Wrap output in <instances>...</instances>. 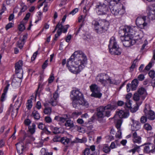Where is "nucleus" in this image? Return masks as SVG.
Returning <instances> with one entry per match:
<instances>
[{"label":"nucleus","instance_id":"nucleus-4","mask_svg":"<svg viewBox=\"0 0 155 155\" xmlns=\"http://www.w3.org/2000/svg\"><path fill=\"white\" fill-rule=\"evenodd\" d=\"M71 94L74 96L72 98V105L74 107L76 108L80 105L86 108L89 107V104L84 99L83 94L78 90H73L71 92Z\"/></svg>","mask_w":155,"mask_h":155},{"label":"nucleus","instance_id":"nucleus-45","mask_svg":"<svg viewBox=\"0 0 155 155\" xmlns=\"http://www.w3.org/2000/svg\"><path fill=\"white\" fill-rule=\"evenodd\" d=\"M69 27V25H67L64 26H63L62 25V32L64 33H65L67 31V29Z\"/></svg>","mask_w":155,"mask_h":155},{"label":"nucleus","instance_id":"nucleus-53","mask_svg":"<svg viewBox=\"0 0 155 155\" xmlns=\"http://www.w3.org/2000/svg\"><path fill=\"white\" fill-rule=\"evenodd\" d=\"M25 29V27L24 25L22 24H20L18 27L19 30L20 31H23Z\"/></svg>","mask_w":155,"mask_h":155},{"label":"nucleus","instance_id":"nucleus-16","mask_svg":"<svg viewBox=\"0 0 155 155\" xmlns=\"http://www.w3.org/2000/svg\"><path fill=\"white\" fill-rule=\"evenodd\" d=\"M129 115V113L128 112H124L120 110L117 112L115 115V117H118L120 119L123 118H126Z\"/></svg>","mask_w":155,"mask_h":155},{"label":"nucleus","instance_id":"nucleus-8","mask_svg":"<svg viewBox=\"0 0 155 155\" xmlns=\"http://www.w3.org/2000/svg\"><path fill=\"white\" fill-rule=\"evenodd\" d=\"M108 47L109 51L112 54L119 55L121 54V50L119 48L114 37L110 38Z\"/></svg>","mask_w":155,"mask_h":155},{"label":"nucleus","instance_id":"nucleus-37","mask_svg":"<svg viewBox=\"0 0 155 155\" xmlns=\"http://www.w3.org/2000/svg\"><path fill=\"white\" fill-rule=\"evenodd\" d=\"M62 25L61 24H60V23H58L56 26L54 30L52 31V33H54L57 28H58V30H59L62 31Z\"/></svg>","mask_w":155,"mask_h":155},{"label":"nucleus","instance_id":"nucleus-17","mask_svg":"<svg viewBox=\"0 0 155 155\" xmlns=\"http://www.w3.org/2000/svg\"><path fill=\"white\" fill-rule=\"evenodd\" d=\"M132 137V140L134 143L140 144L141 143V138L140 136L138 135L136 132L133 133Z\"/></svg>","mask_w":155,"mask_h":155},{"label":"nucleus","instance_id":"nucleus-34","mask_svg":"<svg viewBox=\"0 0 155 155\" xmlns=\"http://www.w3.org/2000/svg\"><path fill=\"white\" fill-rule=\"evenodd\" d=\"M103 150L107 153H108L110 152V149L107 144H105L104 146Z\"/></svg>","mask_w":155,"mask_h":155},{"label":"nucleus","instance_id":"nucleus-59","mask_svg":"<svg viewBox=\"0 0 155 155\" xmlns=\"http://www.w3.org/2000/svg\"><path fill=\"white\" fill-rule=\"evenodd\" d=\"M144 79V75L142 74H140L138 77V79L140 81H142Z\"/></svg>","mask_w":155,"mask_h":155},{"label":"nucleus","instance_id":"nucleus-56","mask_svg":"<svg viewBox=\"0 0 155 155\" xmlns=\"http://www.w3.org/2000/svg\"><path fill=\"white\" fill-rule=\"evenodd\" d=\"M131 103L129 100H127L125 103V106L129 108L131 107Z\"/></svg>","mask_w":155,"mask_h":155},{"label":"nucleus","instance_id":"nucleus-31","mask_svg":"<svg viewBox=\"0 0 155 155\" xmlns=\"http://www.w3.org/2000/svg\"><path fill=\"white\" fill-rule=\"evenodd\" d=\"M38 128L41 130H46L49 133V134H50L51 133V132L48 131L46 127H45V125H44L42 123H39L38 125Z\"/></svg>","mask_w":155,"mask_h":155},{"label":"nucleus","instance_id":"nucleus-39","mask_svg":"<svg viewBox=\"0 0 155 155\" xmlns=\"http://www.w3.org/2000/svg\"><path fill=\"white\" fill-rule=\"evenodd\" d=\"M140 96L141 95H140L138 93H135L134 94L133 97L135 101H137L139 100Z\"/></svg>","mask_w":155,"mask_h":155},{"label":"nucleus","instance_id":"nucleus-40","mask_svg":"<svg viewBox=\"0 0 155 155\" xmlns=\"http://www.w3.org/2000/svg\"><path fill=\"white\" fill-rule=\"evenodd\" d=\"M152 67V63L150 62L149 64L145 67L144 70L143 71V73H146V71L149 70Z\"/></svg>","mask_w":155,"mask_h":155},{"label":"nucleus","instance_id":"nucleus-22","mask_svg":"<svg viewBox=\"0 0 155 155\" xmlns=\"http://www.w3.org/2000/svg\"><path fill=\"white\" fill-rule=\"evenodd\" d=\"M121 41L123 42V45L126 47H129L131 45H133L135 43V41L134 40L125 41L123 40V39H121Z\"/></svg>","mask_w":155,"mask_h":155},{"label":"nucleus","instance_id":"nucleus-41","mask_svg":"<svg viewBox=\"0 0 155 155\" xmlns=\"http://www.w3.org/2000/svg\"><path fill=\"white\" fill-rule=\"evenodd\" d=\"M49 103L53 106H55L57 104L58 102L57 100H53L52 98L49 101Z\"/></svg>","mask_w":155,"mask_h":155},{"label":"nucleus","instance_id":"nucleus-18","mask_svg":"<svg viewBox=\"0 0 155 155\" xmlns=\"http://www.w3.org/2000/svg\"><path fill=\"white\" fill-rule=\"evenodd\" d=\"M133 124L131 125V129L133 131H137L140 128V124L139 121L132 119Z\"/></svg>","mask_w":155,"mask_h":155},{"label":"nucleus","instance_id":"nucleus-44","mask_svg":"<svg viewBox=\"0 0 155 155\" xmlns=\"http://www.w3.org/2000/svg\"><path fill=\"white\" fill-rule=\"evenodd\" d=\"M121 124L122 121L121 119H119L117 120L116 126L118 130L120 128Z\"/></svg>","mask_w":155,"mask_h":155},{"label":"nucleus","instance_id":"nucleus-5","mask_svg":"<svg viewBox=\"0 0 155 155\" xmlns=\"http://www.w3.org/2000/svg\"><path fill=\"white\" fill-rule=\"evenodd\" d=\"M92 25L94 31L97 33L100 34L107 31L109 23L104 20H99L98 21L94 20L92 21Z\"/></svg>","mask_w":155,"mask_h":155},{"label":"nucleus","instance_id":"nucleus-25","mask_svg":"<svg viewBox=\"0 0 155 155\" xmlns=\"http://www.w3.org/2000/svg\"><path fill=\"white\" fill-rule=\"evenodd\" d=\"M9 85V84H8L4 89V92L2 93L1 98V101L2 102L4 101L5 100V95L8 89Z\"/></svg>","mask_w":155,"mask_h":155},{"label":"nucleus","instance_id":"nucleus-63","mask_svg":"<svg viewBox=\"0 0 155 155\" xmlns=\"http://www.w3.org/2000/svg\"><path fill=\"white\" fill-rule=\"evenodd\" d=\"M127 91V92H129L130 91V89H131V84H128L126 86Z\"/></svg>","mask_w":155,"mask_h":155},{"label":"nucleus","instance_id":"nucleus-49","mask_svg":"<svg viewBox=\"0 0 155 155\" xmlns=\"http://www.w3.org/2000/svg\"><path fill=\"white\" fill-rule=\"evenodd\" d=\"M21 12H23L27 9V6L25 5L23 3H22L21 4Z\"/></svg>","mask_w":155,"mask_h":155},{"label":"nucleus","instance_id":"nucleus-23","mask_svg":"<svg viewBox=\"0 0 155 155\" xmlns=\"http://www.w3.org/2000/svg\"><path fill=\"white\" fill-rule=\"evenodd\" d=\"M138 83L139 81L137 79H135L132 81L131 84V90L134 91L136 89Z\"/></svg>","mask_w":155,"mask_h":155},{"label":"nucleus","instance_id":"nucleus-36","mask_svg":"<svg viewBox=\"0 0 155 155\" xmlns=\"http://www.w3.org/2000/svg\"><path fill=\"white\" fill-rule=\"evenodd\" d=\"M44 112L45 114H50L51 112V108L49 107H45L44 110Z\"/></svg>","mask_w":155,"mask_h":155},{"label":"nucleus","instance_id":"nucleus-27","mask_svg":"<svg viewBox=\"0 0 155 155\" xmlns=\"http://www.w3.org/2000/svg\"><path fill=\"white\" fill-rule=\"evenodd\" d=\"M70 139L66 137L61 138V142L65 145H67L70 142Z\"/></svg>","mask_w":155,"mask_h":155},{"label":"nucleus","instance_id":"nucleus-11","mask_svg":"<svg viewBox=\"0 0 155 155\" xmlns=\"http://www.w3.org/2000/svg\"><path fill=\"white\" fill-rule=\"evenodd\" d=\"M136 28L134 27H130L128 26H125L123 29H121L120 32L124 33L125 35H130L133 37V36L135 34V28Z\"/></svg>","mask_w":155,"mask_h":155},{"label":"nucleus","instance_id":"nucleus-51","mask_svg":"<svg viewBox=\"0 0 155 155\" xmlns=\"http://www.w3.org/2000/svg\"><path fill=\"white\" fill-rule=\"evenodd\" d=\"M76 139L78 142L81 143H84L87 141V139L85 138H83L82 139L76 138Z\"/></svg>","mask_w":155,"mask_h":155},{"label":"nucleus","instance_id":"nucleus-13","mask_svg":"<svg viewBox=\"0 0 155 155\" xmlns=\"http://www.w3.org/2000/svg\"><path fill=\"white\" fill-rule=\"evenodd\" d=\"M144 112L145 115L149 119L153 120L155 119L154 113L150 110L148 105H145Z\"/></svg>","mask_w":155,"mask_h":155},{"label":"nucleus","instance_id":"nucleus-12","mask_svg":"<svg viewBox=\"0 0 155 155\" xmlns=\"http://www.w3.org/2000/svg\"><path fill=\"white\" fill-rule=\"evenodd\" d=\"M111 13L114 16H119L123 14L125 12V9L124 6L122 8H119L117 6H113L110 9Z\"/></svg>","mask_w":155,"mask_h":155},{"label":"nucleus","instance_id":"nucleus-46","mask_svg":"<svg viewBox=\"0 0 155 155\" xmlns=\"http://www.w3.org/2000/svg\"><path fill=\"white\" fill-rule=\"evenodd\" d=\"M90 153L89 148H86L83 152L82 155H88Z\"/></svg>","mask_w":155,"mask_h":155},{"label":"nucleus","instance_id":"nucleus-28","mask_svg":"<svg viewBox=\"0 0 155 155\" xmlns=\"http://www.w3.org/2000/svg\"><path fill=\"white\" fill-rule=\"evenodd\" d=\"M138 92L140 95H143L142 96V97L143 99H144V95H145L146 94V91L145 89L143 87H141L139 89Z\"/></svg>","mask_w":155,"mask_h":155},{"label":"nucleus","instance_id":"nucleus-1","mask_svg":"<svg viewBox=\"0 0 155 155\" xmlns=\"http://www.w3.org/2000/svg\"><path fill=\"white\" fill-rule=\"evenodd\" d=\"M87 62L86 55L82 51H75L68 60L67 67L71 72L77 74L84 68Z\"/></svg>","mask_w":155,"mask_h":155},{"label":"nucleus","instance_id":"nucleus-33","mask_svg":"<svg viewBox=\"0 0 155 155\" xmlns=\"http://www.w3.org/2000/svg\"><path fill=\"white\" fill-rule=\"evenodd\" d=\"M32 98L27 101L26 103V107L28 110H30L32 106V102L31 100Z\"/></svg>","mask_w":155,"mask_h":155},{"label":"nucleus","instance_id":"nucleus-47","mask_svg":"<svg viewBox=\"0 0 155 155\" xmlns=\"http://www.w3.org/2000/svg\"><path fill=\"white\" fill-rule=\"evenodd\" d=\"M53 141L54 142H61V138H60V136L58 135L55 136L53 139Z\"/></svg>","mask_w":155,"mask_h":155},{"label":"nucleus","instance_id":"nucleus-3","mask_svg":"<svg viewBox=\"0 0 155 155\" xmlns=\"http://www.w3.org/2000/svg\"><path fill=\"white\" fill-rule=\"evenodd\" d=\"M71 94L74 96L72 98V105L74 107L76 108L80 105L86 108L89 107V104L84 99L83 94L78 90H73L71 92Z\"/></svg>","mask_w":155,"mask_h":155},{"label":"nucleus","instance_id":"nucleus-20","mask_svg":"<svg viewBox=\"0 0 155 155\" xmlns=\"http://www.w3.org/2000/svg\"><path fill=\"white\" fill-rule=\"evenodd\" d=\"M11 112V116L12 118L16 117L17 114V112L14 110L12 104H11L9 107L7 111V114L9 115L10 112Z\"/></svg>","mask_w":155,"mask_h":155},{"label":"nucleus","instance_id":"nucleus-61","mask_svg":"<svg viewBox=\"0 0 155 155\" xmlns=\"http://www.w3.org/2000/svg\"><path fill=\"white\" fill-rule=\"evenodd\" d=\"M13 25V23H9L8 24H7L6 25V26L5 27L6 29L7 30H8L9 28L12 27V26Z\"/></svg>","mask_w":155,"mask_h":155},{"label":"nucleus","instance_id":"nucleus-54","mask_svg":"<svg viewBox=\"0 0 155 155\" xmlns=\"http://www.w3.org/2000/svg\"><path fill=\"white\" fill-rule=\"evenodd\" d=\"M54 79V77L53 74H51L48 79V81L49 83L52 82Z\"/></svg>","mask_w":155,"mask_h":155},{"label":"nucleus","instance_id":"nucleus-57","mask_svg":"<svg viewBox=\"0 0 155 155\" xmlns=\"http://www.w3.org/2000/svg\"><path fill=\"white\" fill-rule=\"evenodd\" d=\"M24 122L25 125L28 126L31 124V122L30 120L27 119L24 120Z\"/></svg>","mask_w":155,"mask_h":155},{"label":"nucleus","instance_id":"nucleus-7","mask_svg":"<svg viewBox=\"0 0 155 155\" xmlns=\"http://www.w3.org/2000/svg\"><path fill=\"white\" fill-rule=\"evenodd\" d=\"M96 80L97 82L100 83L104 86L107 85L108 84H116L115 81H112L108 75L104 73L98 74L96 78Z\"/></svg>","mask_w":155,"mask_h":155},{"label":"nucleus","instance_id":"nucleus-19","mask_svg":"<svg viewBox=\"0 0 155 155\" xmlns=\"http://www.w3.org/2000/svg\"><path fill=\"white\" fill-rule=\"evenodd\" d=\"M22 61L21 60L19 61L16 64L15 66V72L16 74L19 73L22 70Z\"/></svg>","mask_w":155,"mask_h":155},{"label":"nucleus","instance_id":"nucleus-42","mask_svg":"<svg viewBox=\"0 0 155 155\" xmlns=\"http://www.w3.org/2000/svg\"><path fill=\"white\" fill-rule=\"evenodd\" d=\"M144 128L147 130H150L152 129L151 126L148 123H146L144 125Z\"/></svg>","mask_w":155,"mask_h":155},{"label":"nucleus","instance_id":"nucleus-26","mask_svg":"<svg viewBox=\"0 0 155 155\" xmlns=\"http://www.w3.org/2000/svg\"><path fill=\"white\" fill-rule=\"evenodd\" d=\"M25 40V38L24 36L23 37V38L21 39H20L17 42L18 47L20 49H21L23 47V46L24 44V41Z\"/></svg>","mask_w":155,"mask_h":155},{"label":"nucleus","instance_id":"nucleus-24","mask_svg":"<svg viewBox=\"0 0 155 155\" xmlns=\"http://www.w3.org/2000/svg\"><path fill=\"white\" fill-rule=\"evenodd\" d=\"M155 72L153 70H150L148 73V74L149 76L152 78V80L151 81L152 85L153 87L155 86V78L153 79L154 78Z\"/></svg>","mask_w":155,"mask_h":155},{"label":"nucleus","instance_id":"nucleus-64","mask_svg":"<svg viewBox=\"0 0 155 155\" xmlns=\"http://www.w3.org/2000/svg\"><path fill=\"white\" fill-rule=\"evenodd\" d=\"M78 8H75L73 9L70 13V14H72L73 15H74L76 13L78 12Z\"/></svg>","mask_w":155,"mask_h":155},{"label":"nucleus","instance_id":"nucleus-2","mask_svg":"<svg viewBox=\"0 0 155 155\" xmlns=\"http://www.w3.org/2000/svg\"><path fill=\"white\" fill-rule=\"evenodd\" d=\"M116 108V106L108 104L105 106H101L97 108V119L100 123L103 122L104 117H109L111 115L112 110Z\"/></svg>","mask_w":155,"mask_h":155},{"label":"nucleus","instance_id":"nucleus-35","mask_svg":"<svg viewBox=\"0 0 155 155\" xmlns=\"http://www.w3.org/2000/svg\"><path fill=\"white\" fill-rule=\"evenodd\" d=\"M133 38V37L131 35H125L124 34V36L122 37L121 39H123V40L128 41L130 40H133L132 39Z\"/></svg>","mask_w":155,"mask_h":155},{"label":"nucleus","instance_id":"nucleus-6","mask_svg":"<svg viewBox=\"0 0 155 155\" xmlns=\"http://www.w3.org/2000/svg\"><path fill=\"white\" fill-rule=\"evenodd\" d=\"M113 1L105 0L103 3H98L96 6L95 9L99 15H107L110 12L109 6L112 5Z\"/></svg>","mask_w":155,"mask_h":155},{"label":"nucleus","instance_id":"nucleus-10","mask_svg":"<svg viewBox=\"0 0 155 155\" xmlns=\"http://www.w3.org/2000/svg\"><path fill=\"white\" fill-rule=\"evenodd\" d=\"M26 137V135H25L23 138L20 139L18 143L15 144L17 152L18 153L22 154L26 148L23 143V141Z\"/></svg>","mask_w":155,"mask_h":155},{"label":"nucleus","instance_id":"nucleus-14","mask_svg":"<svg viewBox=\"0 0 155 155\" xmlns=\"http://www.w3.org/2000/svg\"><path fill=\"white\" fill-rule=\"evenodd\" d=\"M144 148V152L147 153H153L155 152V147L152 143H148L145 144Z\"/></svg>","mask_w":155,"mask_h":155},{"label":"nucleus","instance_id":"nucleus-32","mask_svg":"<svg viewBox=\"0 0 155 155\" xmlns=\"http://www.w3.org/2000/svg\"><path fill=\"white\" fill-rule=\"evenodd\" d=\"M65 125L66 127H69L70 128H71L74 127V124L73 121L70 120H67Z\"/></svg>","mask_w":155,"mask_h":155},{"label":"nucleus","instance_id":"nucleus-62","mask_svg":"<svg viewBox=\"0 0 155 155\" xmlns=\"http://www.w3.org/2000/svg\"><path fill=\"white\" fill-rule=\"evenodd\" d=\"M45 120L46 122L48 123H49L51 122L52 120L51 117H45Z\"/></svg>","mask_w":155,"mask_h":155},{"label":"nucleus","instance_id":"nucleus-29","mask_svg":"<svg viewBox=\"0 0 155 155\" xmlns=\"http://www.w3.org/2000/svg\"><path fill=\"white\" fill-rule=\"evenodd\" d=\"M32 115L35 120H38L40 117L39 113L37 110H33L32 112Z\"/></svg>","mask_w":155,"mask_h":155},{"label":"nucleus","instance_id":"nucleus-21","mask_svg":"<svg viewBox=\"0 0 155 155\" xmlns=\"http://www.w3.org/2000/svg\"><path fill=\"white\" fill-rule=\"evenodd\" d=\"M68 118V116L66 114L64 115L62 117H60L58 116H56L54 117V120L58 121L64 123L66 120Z\"/></svg>","mask_w":155,"mask_h":155},{"label":"nucleus","instance_id":"nucleus-52","mask_svg":"<svg viewBox=\"0 0 155 155\" xmlns=\"http://www.w3.org/2000/svg\"><path fill=\"white\" fill-rule=\"evenodd\" d=\"M59 94L58 93V90L56 91L53 94V97L54 99L57 100L59 97Z\"/></svg>","mask_w":155,"mask_h":155},{"label":"nucleus","instance_id":"nucleus-9","mask_svg":"<svg viewBox=\"0 0 155 155\" xmlns=\"http://www.w3.org/2000/svg\"><path fill=\"white\" fill-rule=\"evenodd\" d=\"M90 87L92 92L91 94V96L98 98H100L101 97L102 94L100 93V88L97 85L95 84H92Z\"/></svg>","mask_w":155,"mask_h":155},{"label":"nucleus","instance_id":"nucleus-15","mask_svg":"<svg viewBox=\"0 0 155 155\" xmlns=\"http://www.w3.org/2000/svg\"><path fill=\"white\" fill-rule=\"evenodd\" d=\"M146 16H143L142 17H138L136 19V23L141 28H144L147 26V23L146 22Z\"/></svg>","mask_w":155,"mask_h":155},{"label":"nucleus","instance_id":"nucleus-38","mask_svg":"<svg viewBox=\"0 0 155 155\" xmlns=\"http://www.w3.org/2000/svg\"><path fill=\"white\" fill-rule=\"evenodd\" d=\"M62 32V31L61 30H57V34L55 35L54 40L56 41L57 40V38L61 35Z\"/></svg>","mask_w":155,"mask_h":155},{"label":"nucleus","instance_id":"nucleus-48","mask_svg":"<svg viewBox=\"0 0 155 155\" xmlns=\"http://www.w3.org/2000/svg\"><path fill=\"white\" fill-rule=\"evenodd\" d=\"M139 106L137 105L134 108L130 109V111L132 113L135 112L138 109Z\"/></svg>","mask_w":155,"mask_h":155},{"label":"nucleus","instance_id":"nucleus-43","mask_svg":"<svg viewBox=\"0 0 155 155\" xmlns=\"http://www.w3.org/2000/svg\"><path fill=\"white\" fill-rule=\"evenodd\" d=\"M138 61V60L137 59H135V60H134L132 65H131V66L130 67V70H132L131 69L133 70L136 67V64L137 62Z\"/></svg>","mask_w":155,"mask_h":155},{"label":"nucleus","instance_id":"nucleus-58","mask_svg":"<svg viewBox=\"0 0 155 155\" xmlns=\"http://www.w3.org/2000/svg\"><path fill=\"white\" fill-rule=\"evenodd\" d=\"M38 54V51H36L33 54L32 57L31 58V61H33L35 59L37 55Z\"/></svg>","mask_w":155,"mask_h":155},{"label":"nucleus","instance_id":"nucleus-30","mask_svg":"<svg viewBox=\"0 0 155 155\" xmlns=\"http://www.w3.org/2000/svg\"><path fill=\"white\" fill-rule=\"evenodd\" d=\"M36 126L34 123H32L31 126L28 127L29 131L31 134H34L35 131Z\"/></svg>","mask_w":155,"mask_h":155},{"label":"nucleus","instance_id":"nucleus-60","mask_svg":"<svg viewBox=\"0 0 155 155\" xmlns=\"http://www.w3.org/2000/svg\"><path fill=\"white\" fill-rule=\"evenodd\" d=\"M81 114V112H75L72 113V115L73 117H77L79 115Z\"/></svg>","mask_w":155,"mask_h":155},{"label":"nucleus","instance_id":"nucleus-50","mask_svg":"<svg viewBox=\"0 0 155 155\" xmlns=\"http://www.w3.org/2000/svg\"><path fill=\"white\" fill-rule=\"evenodd\" d=\"M147 117L145 116H142L140 119V121L142 123H144L147 121Z\"/></svg>","mask_w":155,"mask_h":155},{"label":"nucleus","instance_id":"nucleus-55","mask_svg":"<svg viewBox=\"0 0 155 155\" xmlns=\"http://www.w3.org/2000/svg\"><path fill=\"white\" fill-rule=\"evenodd\" d=\"M35 107L38 109H40L41 108V102L39 101H38L37 102Z\"/></svg>","mask_w":155,"mask_h":155}]
</instances>
